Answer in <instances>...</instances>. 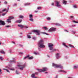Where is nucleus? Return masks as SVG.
<instances>
[{
  "instance_id": "6e6552de",
  "label": "nucleus",
  "mask_w": 78,
  "mask_h": 78,
  "mask_svg": "<svg viewBox=\"0 0 78 78\" xmlns=\"http://www.w3.org/2000/svg\"><path fill=\"white\" fill-rule=\"evenodd\" d=\"M18 67H19V68L20 69V70H23V68H25V65L22 66L20 65H18Z\"/></svg>"
},
{
  "instance_id": "c756f323",
  "label": "nucleus",
  "mask_w": 78,
  "mask_h": 78,
  "mask_svg": "<svg viewBox=\"0 0 78 78\" xmlns=\"http://www.w3.org/2000/svg\"><path fill=\"white\" fill-rule=\"evenodd\" d=\"M42 33L43 34H46V35H48V34H47L45 32H42Z\"/></svg>"
},
{
  "instance_id": "ddd939ff",
  "label": "nucleus",
  "mask_w": 78,
  "mask_h": 78,
  "mask_svg": "<svg viewBox=\"0 0 78 78\" xmlns=\"http://www.w3.org/2000/svg\"><path fill=\"white\" fill-rule=\"evenodd\" d=\"M18 26L19 27H20L21 28H23V26L21 25H18Z\"/></svg>"
},
{
  "instance_id": "774afa93",
  "label": "nucleus",
  "mask_w": 78,
  "mask_h": 78,
  "mask_svg": "<svg viewBox=\"0 0 78 78\" xmlns=\"http://www.w3.org/2000/svg\"><path fill=\"white\" fill-rule=\"evenodd\" d=\"M0 16H1V15H0Z\"/></svg>"
},
{
  "instance_id": "c9c22d12",
  "label": "nucleus",
  "mask_w": 78,
  "mask_h": 78,
  "mask_svg": "<svg viewBox=\"0 0 78 78\" xmlns=\"http://www.w3.org/2000/svg\"><path fill=\"white\" fill-rule=\"evenodd\" d=\"M17 5V4L16 3H15L14 4L13 6H16Z\"/></svg>"
},
{
  "instance_id": "20e7f679",
  "label": "nucleus",
  "mask_w": 78,
  "mask_h": 78,
  "mask_svg": "<svg viewBox=\"0 0 78 78\" xmlns=\"http://www.w3.org/2000/svg\"><path fill=\"white\" fill-rule=\"evenodd\" d=\"M43 69H37V70H38L39 72H45L47 70V68H43Z\"/></svg>"
},
{
  "instance_id": "5701e85b",
  "label": "nucleus",
  "mask_w": 78,
  "mask_h": 78,
  "mask_svg": "<svg viewBox=\"0 0 78 78\" xmlns=\"http://www.w3.org/2000/svg\"><path fill=\"white\" fill-rule=\"evenodd\" d=\"M3 70H6L7 72H8L9 73H10L9 71L7 69H3Z\"/></svg>"
},
{
  "instance_id": "9b49d317",
  "label": "nucleus",
  "mask_w": 78,
  "mask_h": 78,
  "mask_svg": "<svg viewBox=\"0 0 78 78\" xmlns=\"http://www.w3.org/2000/svg\"><path fill=\"white\" fill-rule=\"evenodd\" d=\"M22 21V20H17L16 21V23H20V22H21Z\"/></svg>"
},
{
  "instance_id": "2f4dec72",
  "label": "nucleus",
  "mask_w": 78,
  "mask_h": 78,
  "mask_svg": "<svg viewBox=\"0 0 78 78\" xmlns=\"http://www.w3.org/2000/svg\"><path fill=\"white\" fill-rule=\"evenodd\" d=\"M34 75H35L34 74H33L31 75V77H34Z\"/></svg>"
},
{
  "instance_id": "f257e3e1",
  "label": "nucleus",
  "mask_w": 78,
  "mask_h": 78,
  "mask_svg": "<svg viewBox=\"0 0 78 78\" xmlns=\"http://www.w3.org/2000/svg\"><path fill=\"white\" fill-rule=\"evenodd\" d=\"M44 44V40L43 39H40L38 42V44L39 45V47H40V48H44L45 46Z\"/></svg>"
},
{
  "instance_id": "0e129e2a",
  "label": "nucleus",
  "mask_w": 78,
  "mask_h": 78,
  "mask_svg": "<svg viewBox=\"0 0 78 78\" xmlns=\"http://www.w3.org/2000/svg\"><path fill=\"white\" fill-rule=\"evenodd\" d=\"M1 3V2L0 1V3Z\"/></svg>"
},
{
  "instance_id": "9d476101",
  "label": "nucleus",
  "mask_w": 78,
  "mask_h": 78,
  "mask_svg": "<svg viewBox=\"0 0 78 78\" xmlns=\"http://www.w3.org/2000/svg\"><path fill=\"white\" fill-rule=\"evenodd\" d=\"M0 24H1L2 25H5L6 23H5V22L2 20H0Z\"/></svg>"
},
{
  "instance_id": "69168bd1",
  "label": "nucleus",
  "mask_w": 78,
  "mask_h": 78,
  "mask_svg": "<svg viewBox=\"0 0 78 78\" xmlns=\"http://www.w3.org/2000/svg\"><path fill=\"white\" fill-rule=\"evenodd\" d=\"M1 44V43H0V45Z\"/></svg>"
},
{
  "instance_id": "72a5a7b5",
  "label": "nucleus",
  "mask_w": 78,
  "mask_h": 78,
  "mask_svg": "<svg viewBox=\"0 0 78 78\" xmlns=\"http://www.w3.org/2000/svg\"><path fill=\"white\" fill-rule=\"evenodd\" d=\"M76 26V25H72L70 26L71 27H75Z\"/></svg>"
},
{
  "instance_id": "f03ea898",
  "label": "nucleus",
  "mask_w": 78,
  "mask_h": 78,
  "mask_svg": "<svg viewBox=\"0 0 78 78\" xmlns=\"http://www.w3.org/2000/svg\"><path fill=\"white\" fill-rule=\"evenodd\" d=\"M14 19V18L12 16H9V19H7L6 20V22H8V23H11V20Z\"/></svg>"
},
{
  "instance_id": "bf43d9fd",
  "label": "nucleus",
  "mask_w": 78,
  "mask_h": 78,
  "mask_svg": "<svg viewBox=\"0 0 78 78\" xmlns=\"http://www.w3.org/2000/svg\"><path fill=\"white\" fill-rule=\"evenodd\" d=\"M38 12V11H35V12Z\"/></svg>"
},
{
  "instance_id": "f3484780",
  "label": "nucleus",
  "mask_w": 78,
  "mask_h": 78,
  "mask_svg": "<svg viewBox=\"0 0 78 78\" xmlns=\"http://www.w3.org/2000/svg\"><path fill=\"white\" fill-rule=\"evenodd\" d=\"M32 39L34 41H35V40H36L37 39V38H36V37L34 36L32 37Z\"/></svg>"
},
{
  "instance_id": "49530a36",
  "label": "nucleus",
  "mask_w": 78,
  "mask_h": 78,
  "mask_svg": "<svg viewBox=\"0 0 78 78\" xmlns=\"http://www.w3.org/2000/svg\"><path fill=\"white\" fill-rule=\"evenodd\" d=\"M56 49H54L52 50V52L53 51H56Z\"/></svg>"
},
{
  "instance_id": "2eb2a0df",
  "label": "nucleus",
  "mask_w": 78,
  "mask_h": 78,
  "mask_svg": "<svg viewBox=\"0 0 78 78\" xmlns=\"http://www.w3.org/2000/svg\"><path fill=\"white\" fill-rule=\"evenodd\" d=\"M63 3L64 5H66V4H67V1H65L63 0Z\"/></svg>"
},
{
  "instance_id": "8fccbe9b",
  "label": "nucleus",
  "mask_w": 78,
  "mask_h": 78,
  "mask_svg": "<svg viewBox=\"0 0 78 78\" xmlns=\"http://www.w3.org/2000/svg\"><path fill=\"white\" fill-rule=\"evenodd\" d=\"M25 28H28V27L27 26H25Z\"/></svg>"
},
{
  "instance_id": "4c0bfd02",
  "label": "nucleus",
  "mask_w": 78,
  "mask_h": 78,
  "mask_svg": "<svg viewBox=\"0 0 78 78\" xmlns=\"http://www.w3.org/2000/svg\"><path fill=\"white\" fill-rule=\"evenodd\" d=\"M37 9H38V10H39V9H41V7H39L37 8Z\"/></svg>"
},
{
  "instance_id": "7ed1b4c3",
  "label": "nucleus",
  "mask_w": 78,
  "mask_h": 78,
  "mask_svg": "<svg viewBox=\"0 0 78 78\" xmlns=\"http://www.w3.org/2000/svg\"><path fill=\"white\" fill-rule=\"evenodd\" d=\"M52 66L53 67H55L56 68H61V69H62V66H61L60 65H58L53 63Z\"/></svg>"
},
{
  "instance_id": "c85d7f7f",
  "label": "nucleus",
  "mask_w": 78,
  "mask_h": 78,
  "mask_svg": "<svg viewBox=\"0 0 78 78\" xmlns=\"http://www.w3.org/2000/svg\"><path fill=\"white\" fill-rule=\"evenodd\" d=\"M27 37L28 39H30L31 38V36L30 35H27Z\"/></svg>"
},
{
  "instance_id": "a18cd8bd",
  "label": "nucleus",
  "mask_w": 78,
  "mask_h": 78,
  "mask_svg": "<svg viewBox=\"0 0 78 78\" xmlns=\"http://www.w3.org/2000/svg\"><path fill=\"white\" fill-rule=\"evenodd\" d=\"M6 27H7V28H8L9 27H10V26H6Z\"/></svg>"
},
{
  "instance_id": "a19ab883",
  "label": "nucleus",
  "mask_w": 78,
  "mask_h": 78,
  "mask_svg": "<svg viewBox=\"0 0 78 78\" xmlns=\"http://www.w3.org/2000/svg\"><path fill=\"white\" fill-rule=\"evenodd\" d=\"M6 13H4L2 14V16H5V14H6Z\"/></svg>"
},
{
  "instance_id": "473e14b6",
  "label": "nucleus",
  "mask_w": 78,
  "mask_h": 78,
  "mask_svg": "<svg viewBox=\"0 0 78 78\" xmlns=\"http://www.w3.org/2000/svg\"><path fill=\"white\" fill-rule=\"evenodd\" d=\"M7 11L6 9H4L2 10L3 12H4V11Z\"/></svg>"
},
{
  "instance_id": "b1692460",
  "label": "nucleus",
  "mask_w": 78,
  "mask_h": 78,
  "mask_svg": "<svg viewBox=\"0 0 78 78\" xmlns=\"http://www.w3.org/2000/svg\"><path fill=\"white\" fill-rule=\"evenodd\" d=\"M43 28L45 29V30H48V28H47V27H44Z\"/></svg>"
},
{
  "instance_id": "393cba45",
  "label": "nucleus",
  "mask_w": 78,
  "mask_h": 78,
  "mask_svg": "<svg viewBox=\"0 0 78 78\" xmlns=\"http://www.w3.org/2000/svg\"><path fill=\"white\" fill-rule=\"evenodd\" d=\"M69 47H72L73 48H74V46H73L70 44H69Z\"/></svg>"
},
{
  "instance_id": "a878e982",
  "label": "nucleus",
  "mask_w": 78,
  "mask_h": 78,
  "mask_svg": "<svg viewBox=\"0 0 78 78\" xmlns=\"http://www.w3.org/2000/svg\"><path fill=\"white\" fill-rule=\"evenodd\" d=\"M19 17V18H21L22 19H23V16L22 15H20Z\"/></svg>"
},
{
  "instance_id": "e2e57ef3",
  "label": "nucleus",
  "mask_w": 78,
  "mask_h": 78,
  "mask_svg": "<svg viewBox=\"0 0 78 78\" xmlns=\"http://www.w3.org/2000/svg\"><path fill=\"white\" fill-rule=\"evenodd\" d=\"M45 73H47V72H45Z\"/></svg>"
},
{
  "instance_id": "4468645a",
  "label": "nucleus",
  "mask_w": 78,
  "mask_h": 78,
  "mask_svg": "<svg viewBox=\"0 0 78 78\" xmlns=\"http://www.w3.org/2000/svg\"><path fill=\"white\" fill-rule=\"evenodd\" d=\"M29 20H30V21H31V22H34V20L33 18H30L29 19Z\"/></svg>"
},
{
  "instance_id": "4be33fe9",
  "label": "nucleus",
  "mask_w": 78,
  "mask_h": 78,
  "mask_svg": "<svg viewBox=\"0 0 78 78\" xmlns=\"http://www.w3.org/2000/svg\"><path fill=\"white\" fill-rule=\"evenodd\" d=\"M33 59V57H30V56H29L28 59Z\"/></svg>"
},
{
  "instance_id": "aec40b11",
  "label": "nucleus",
  "mask_w": 78,
  "mask_h": 78,
  "mask_svg": "<svg viewBox=\"0 0 78 78\" xmlns=\"http://www.w3.org/2000/svg\"><path fill=\"white\" fill-rule=\"evenodd\" d=\"M29 56H30V55H27L24 58V59H26V58H29Z\"/></svg>"
},
{
  "instance_id": "c03bdc74",
  "label": "nucleus",
  "mask_w": 78,
  "mask_h": 78,
  "mask_svg": "<svg viewBox=\"0 0 78 78\" xmlns=\"http://www.w3.org/2000/svg\"><path fill=\"white\" fill-rule=\"evenodd\" d=\"M70 17L71 18H73V16H70Z\"/></svg>"
},
{
  "instance_id": "052dcab7",
  "label": "nucleus",
  "mask_w": 78,
  "mask_h": 78,
  "mask_svg": "<svg viewBox=\"0 0 78 78\" xmlns=\"http://www.w3.org/2000/svg\"><path fill=\"white\" fill-rule=\"evenodd\" d=\"M20 47H22V45H21L20 44Z\"/></svg>"
},
{
  "instance_id": "09e8293b",
  "label": "nucleus",
  "mask_w": 78,
  "mask_h": 78,
  "mask_svg": "<svg viewBox=\"0 0 78 78\" xmlns=\"http://www.w3.org/2000/svg\"><path fill=\"white\" fill-rule=\"evenodd\" d=\"M74 69H76V68H77V67H76V66H74Z\"/></svg>"
},
{
  "instance_id": "338daca9",
  "label": "nucleus",
  "mask_w": 78,
  "mask_h": 78,
  "mask_svg": "<svg viewBox=\"0 0 78 78\" xmlns=\"http://www.w3.org/2000/svg\"><path fill=\"white\" fill-rule=\"evenodd\" d=\"M18 0V1H20V0Z\"/></svg>"
},
{
  "instance_id": "6ab92c4d",
  "label": "nucleus",
  "mask_w": 78,
  "mask_h": 78,
  "mask_svg": "<svg viewBox=\"0 0 78 78\" xmlns=\"http://www.w3.org/2000/svg\"><path fill=\"white\" fill-rule=\"evenodd\" d=\"M0 52L1 53H2V54H5V52L3 50L0 51Z\"/></svg>"
},
{
  "instance_id": "a211bd4d",
  "label": "nucleus",
  "mask_w": 78,
  "mask_h": 78,
  "mask_svg": "<svg viewBox=\"0 0 78 78\" xmlns=\"http://www.w3.org/2000/svg\"><path fill=\"white\" fill-rule=\"evenodd\" d=\"M63 45H64V46H65V47H67V48H69V47L67 46L66 45V43H63Z\"/></svg>"
},
{
  "instance_id": "f704fd0d",
  "label": "nucleus",
  "mask_w": 78,
  "mask_h": 78,
  "mask_svg": "<svg viewBox=\"0 0 78 78\" xmlns=\"http://www.w3.org/2000/svg\"><path fill=\"white\" fill-rule=\"evenodd\" d=\"M0 59H1V60H3V58H2V57H0Z\"/></svg>"
},
{
  "instance_id": "423d86ee",
  "label": "nucleus",
  "mask_w": 78,
  "mask_h": 78,
  "mask_svg": "<svg viewBox=\"0 0 78 78\" xmlns=\"http://www.w3.org/2000/svg\"><path fill=\"white\" fill-rule=\"evenodd\" d=\"M56 31V28L54 27H52L48 30L49 32H51V31Z\"/></svg>"
},
{
  "instance_id": "79ce46f5",
  "label": "nucleus",
  "mask_w": 78,
  "mask_h": 78,
  "mask_svg": "<svg viewBox=\"0 0 78 78\" xmlns=\"http://www.w3.org/2000/svg\"><path fill=\"white\" fill-rule=\"evenodd\" d=\"M8 10H9V7L7 8V10L6 12H8Z\"/></svg>"
},
{
  "instance_id": "3c124183",
  "label": "nucleus",
  "mask_w": 78,
  "mask_h": 78,
  "mask_svg": "<svg viewBox=\"0 0 78 78\" xmlns=\"http://www.w3.org/2000/svg\"><path fill=\"white\" fill-rule=\"evenodd\" d=\"M30 5V4H26L25 5Z\"/></svg>"
},
{
  "instance_id": "412c9836",
  "label": "nucleus",
  "mask_w": 78,
  "mask_h": 78,
  "mask_svg": "<svg viewBox=\"0 0 78 78\" xmlns=\"http://www.w3.org/2000/svg\"><path fill=\"white\" fill-rule=\"evenodd\" d=\"M29 17L30 18H33V15L30 14L29 16Z\"/></svg>"
},
{
  "instance_id": "ea45409f",
  "label": "nucleus",
  "mask_w": 78,
  "mask_h": 78,
  "mask_svg": "<svg viewBox=\"0 0 78 78\" xmlns=\"http://www.w3.org/2000/svg\"><path fill=\"white\" fill-rule=\"evenodd\" d=\"M4 4H5L6 5V4H7L8 3H7V2L6 1H5L4 2Z\"/></svg>"
},
{
  "instance_id": "f8f14e48",
  "label": "nucleus",
  "mask_w": 78,
  "mask_h": 78,
  "mask_svg": "<svg viewBox=\"0 0 78 78\" xmlns=\"http://www.w3.org/2000/svg\"><path fill=\"white\" fill-rule=\"evenodd\" d=\"M56 58H57V59H58L59 58V53H57L56 54Z\"/></svg>"
},
{
  "instance_id": "864d4df0",
  "label": "nucleus",
  "mask_w": 78,
  "mask_h": 78,
  "mask_svg": "<svg viewBox=\"0 0 78 78\" xmlns=\"http://www.w3.org/2000/svg\"><path fill=\"white\" fill-rule=\"evenodd\" d=\"M34 53L35 54V55H37V53H36V52H34Z\"/></svg>"
},
{
  "instance_id": "e433bc0d",
  "label": "nucleus",
  "mask_w": 78,
  "mask_h": 78,
  "mask_svg": "<svg viewBox=\"0 0 78 78\" xmlns=\"http://www.w3.org/2000/svg\"><path fill=\"white\" fill-rule=\"evenodd\" d=\"M16 74H19V71H17L16 70Z\"/></svg>"
},
{
  "instance_id": "37998d69",
  "label": "nucleus",
  "mask_w": 78,
  "mask_h": 78,
  "mask_svg": "<svg viewBox=\"0 0 78 78\" xmlns=\"http://www.w3.org/2000/svg\"><path fill=\"white\" fill-rule=\"evenodd\" d=\"M20 55H23V52H20L19 53Z\"/></svg>"
},
{
  "instance_id": "58836bf2",
  "label": "nucleus",
  "mask_w": 78,
  "mask_h": 78,
  "mask_svg": "<svg viewBox=\"0 0 78 78\" xmlns=\"http://www.w3.org/2000/svg\"><path fill=\"white\" fill-rule=\"evenodd\" d=\"M73 7H74V8H77L76 6L75 5H74Z\"/></svg>"
},
{
  "instance_id": "4d7b16f0",
  "label": "nucleus",
  "mask_w": 78,
  "mask_h": 78,
  "mask_svg": "<svg viewBox=\"0 0 78 78\" xmlns=\"http://www.w3.org/2000/svg\"><path fill=\"white\" fill-rule=\"evenodd\" d=\"M35 74H36V75H38V73H35Z\"/></svg>"
},
{
  "instance_id": "7c9ffc66",
  "label": "nucleus",
  "mask_w": 78,
  "mask_h": 78,
  "mask_svg": "<svg viewBox=\"0 0 78 78\" xmlns=\"http://www.w3.org/2000/svg\"><path fill=\"white\" fill-rule=\"evenodd\" d=\"M73 22H74V23H78V22H76L75 21H73Z\"/></svg>"
},
{
  "instance_id": "5fc2aeb1",
  "label": "nucleus",
  "mask_w": 78,
  "mask_h": 78,
  "mask_svg": "<svg viewBox=\"0 0 78 78\" xmlns=\"http://www.w3.org/2000/svg\"><path fill=\"white\" fill-rule=\"evenodd\" d=\"M51 5H54V3H52L51 4Z\"/></svg>"
},
{
  "instance_id": "0eeeda50",
  "label": "nucleus",
  "mask_w": 78,
  "mask_h": 78,
  "mask_svg": "<svg viewBox=\"0 0 78 78\" xmlns=\"http://www.w3.org/2000/svg\"><path fill=\"white\" fill-rule=\"evenodd\" d=\"M40 31L37 30H35L33 31L34 33H37V35H40Z\"/></svg>"
},
{
  "instance_id": "6e6d98bb",
  "label": "nucleus",
  "mask_w": 78,
  "mask_h": 78,
  "mask_svg": "<svg viewBox=\"0 0 78 78\" xmlns=\"http://www.w3.org/2000/svg\"><path fill=\"white\" fill-rule=\"evenodd\" d=\"M12 42L13 43V44H15V42L14 41H12Z\"/></svg>"
},
{
  "instance_id": "de8ad7c7",
  "label": "nucleus",
  "mask_w": 78,
  "mask_h": 78,
  "mask_svg": "<svg viewBox=\"0 0 78 78\" xmlns=\"http://www.w3.org/2000/svg\"><path fill=\"white\" fill-rule=\"evenodd\" d=\"M10 69V70H14V69Z\"/></svg>"
},
{
  "instance_id": "cd10ccee",
  "label": "nucleus",
  "mask_w": 78,
  "mask_h": 78,
  "mask_svg": "<svg viewBox=\"0 0 78 78\" xmlns=\"http://www.w3.org/2000/svg\"><path fill=\"white\" fill-rule=\"evenodd\" d=\"M47 20H50L51 18L50 17H48L47 18Z\"/></svg>"
},
{
  "instance_id": "1a4fd4ad",
  "label": "nucleus",
  "mask_w": 78,
  "mask_h": 78,
  "mask_svg": "<svg viewBox=\"0 0 78 78\" xmlns=\"http://www.w3.org/2000/svg\"><path fill=\"white\" fill-rule=\"evenodd\" d=\"M56 6L58 7H60L61 6V5L59 4L60 3V2H58L57 1H55Z\"/></svg>"
},
{
  "instance_id": "bb28decb",
  "label": "nucleus",
  "mask_w": 78,
  "mask_h": 78,
  "mask_svg": "<svg viewBox=\"0 0 78 78\" xmlns=\"http://www.w3.org/2000/svg\"><path fill=\"white\" fill-rule=\"evenodd\" d=\"M59 72H64L65 73H66L67 72H66V71H64L63 70H60V71H59Z\"/></svg>"
},
{
  "instance_id": "13d9d810",
  "label": "nucleus",
  "mask_w": 78,
  "mask_h": 78,
  "mask_svg": "<svg viewBox=\"0 0 78 78\" xmlns=\"http://www.w3.org/2000/svg\"><path fill=\"white\" fill-rule=\"evenodd\" d=\"M1 72H2V70L0 69V73H1Z\"/></svg>"
},
{
  "instance_id": "680f3d73",
  "label": "nucleus",
  "mask_w": 78,
  "mask_h": 78,
  "mask_svg": "<svg viewBox=\"0 0 78 78\" xmlns=\"http://www.w3.org/2000/svg\"><path fill=\"white\" fill-rule=\"evenodd\" d=\"M0 13H2V12H0Z\"/></svg>"
},
{
  "instance_id": "603ef678",
  "label": "nucleus",
  "mask_w": 78,
  "mask_h": 78,
  "mask_svg": "<svg viewBox=\"0 0 78 78\" xmlns=\"http://www.w3.org/2000/svg\"><path fill=\"white\" fill-rule=\"evenodd\" d=\"M64 31H66V32H69V31H67V30H64Z\"/></svg>"
},
{
  "instance_id": "dca6fc26",
  "label": "nucleus",
  "mask_w": 78,
  "mask_h": 78,
  "mask_svg": "<svg viewBox=\"0 0 78 78\" xmlns=\"http://www.w3.org/2000/svg\"><path fill=\"white\" fill-rule=\"evenodd\" d=\"M54 24L56 26H61V24L58 23H56Z\"/></svg>"
},
{
  "instance_id": "39448f33",
  "label": "nucleus",
  "mask_w": 78,
  "mask_h": 78,
  "mask_svg": "<svg viewBox=\"0 0 78 78\" xmlns=\"http://www.w3.org/2000/svg\"><path fill=\"white\" fill-rule=\"evenodd\" d=\"M53 44L49 43V44L48 46V47H49V49L51 50H52L53 48Z\"/></svg>"
}]
</instances>
